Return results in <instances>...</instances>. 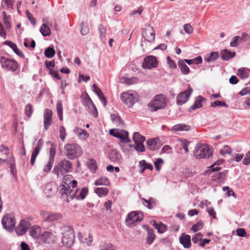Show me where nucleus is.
I'll list each match as a JSON object with an SVG mask.
<instances>
[{
  "mask_svg": "<svg viewBox=\"0 0 250 250\" xmlns=\"http://www.w3.org/2000/svg\"><path fill=\"white\" fill-rule=\"evenodd\" d=\"M62 230V242L63 245L70 248L75 242V233L73 228L69 226H64L61 228Z\"/></svg>",
  "mask_w": 250,
  "mask_h": 250,
  "instance_id": "f257e3e1",
  "label": "nucleus"
},
{
  "mask_svg": "<svg viewBox=\"0 0 250 250\" xmlns=\"http://www.w3.org/2000/svg\"><path fill=\"white\" fill-rule=\"evenodd\" d=\"M213 150L209 145H197L193 151V154L197 159L209 158L212 155Z\"/></svg>",
  "mask_w": 250,
  "mask_h": 250,
  "instance_id": "f03ea898",
  "label": "nucleus"
},
{
  "mask_svg": "<svg viewBox=\"0 0 250 250\" xmlns=\"http://www.w3.org/2000/svg\"><path fill=\"white\" fill-rule=\"evenodd\" d=\"M65 155L68 159L74 160L81 156L83 154V150L77 144H66L64 146Z\"/></svg>",
  "mask_w": 250,
  "mask_h": 250,
  "instance_id": "7ed1b4c3",
  "label": "nucleus"
},
{
  "mask_svg": "<svg viewBox=\"0 0 250 250\" xmlns=\"http://www.w3.org/2000/svg\"><path fill=\"white\" fill-rule=\"evenodd\" d=\"M167 104L165 95H156L153 100L148 104L147 106L151 112H155L164 108Z\"/></svg>",
  "mask_w": 250,
  "mask_h": 250,
  "instance_id": "20e7f679",
  "label": "nucleus"
},
{
  "mask_svg": "<svg viewBox=\"0 0 250 250\" xmlns=\"http://www.w3.org/2000/svg\"><path fill=\"white\" fill-rule=\"evenodd\" d=\"M144 218V215L140 210H135L128 213L125 219V222L127 226L134 227L141 222Z\"/></svg>",
  "mask_w": 250,
  "mask_h": 250,
  "instance_id": "39448f33",
  "label": "nucleus"
},
{
  "mask_svg": "<svg viewBox=\"0 0 250 250\" xmlns=\"http://www.w3.org/2000/svg\"><path fill=\"white\" fill-rule=\"evenodd\" d=\"M80 98L83 105L87 108L90 114L97 118L98 116V110L89 95H81Z\"/></svg>",
  "mask_w": 250,
  "mask_h": 250,
  "instance_id": "423d86ee",
  "label": "nucleus"
},
{
  "mask_svg": "<svg viewBox=\"0 0 250 250\" xmlns=\"http://www.w3.org/2000/svg\"><path fill=\"white\" fill-rule=\"evenodd\" d=\"M109 134L120 140L123 144L128 143L131 142V140L129 138V133L128 131L124 129H110L109 131Z\"/></svg>",
  "mask_w": 250,
  "mask_h": 250,
  "instance_id": "0eeeda50",
  "label": "nucleus"
},
{
  "mask_svg": "<svg viewBox=\"0 0 250 250\" xmlns=\"http://www.w3.org/2000/svg\"><path fill=\"white\" fill-rule=\"evenodd\" d=\"M0 62L3 69L7 71L15 72L18 69V63L14 60L6 58L4 57H0Z\"/></svg>",
  "mask_w": 250,
  "mask_h": 250,
  "instance_id": "6e6552de",
  "label": "nucleus"
},
{
  "mask_svg": "<svg viewBox=\"0 0 250 250\" xmlns=\"http://www.w3.org/2000/svg\"><path fill=\"white\" fill-rule=\"evenodd\" d=\"M1 223L3 228L8 231H12L16 224L15 216L12 214H5Z\"/></svg>",
  "mask_w": 250,
  "mask_h": 250,
  "instance_id": "1a4fd4ad",
  "label": "nucleus"
},
{
  "mask_svg": "<svg viewBox=\"0 0 250 250\" xmlns=\"http://www.w3.org/2000/svg\"><path fill=\"white\" fill-rule=\"evenodd\" d=\"M42 218L43 220V224L47 222H52L62 219V215L59 213H50L44 211L40 212Z\"/></svg>",
  "mask_w": 250,
  "mask_h": 250,
  "instance_id": "9d476101",
  "label": "nucleus"
},
{
  "mask_svg": "<svg viewBox=\"0 0 250 250\" xmlns=\"http://www.w3.org/2000/svg\"><path fill=\"white\" fill-rule=\"evenodd\" d=\"M158 62L156 57L149 55L145 57L142 63V67L144 69H151L157 67Z\"/></svg>",
  "mask_w": 250,
  "mask_h": 250,
  "instance_id": "9b49d317",
  "label": "nucleus"
},
{
  "mask_svg": "<svg viewBox=\"0 0 250 250\" xmlns=\"http://www.w3.org/2000/svg\"><path fill=\"white\" fill-rule=\"evenodd\" d=\"M120 98L128 108L132 107L139 100V95H121Z\"/></svg>",
  "mask_w": 250,
  "mask_h": 250,
  "instance_id": "f8f14e48",
  "label": "nucleus"
},
{
  "mask_svg": "<svg viewBox=\"0 0 250 250\" xmlns=\"http://www.w3.org/2000/svg\"><path fill=\"white\" fill-rule=\"evenodd\" d=\"M61 187V192L62 196L65 195L66 196H69L71 200L75 199V193L78 192V188L73 190L71 189L70 186L67 184L65 182H63Z\"/></svg>",
  "mask_w": 250,
  "mask_h": 250,
  "instance_id": "ddd939ff",
  "label": "nucleus"
},
{
  "mask_svg": "<svg viewBox=\"0 0 250 250\" xmlns=\"http://www.w3.org/2000/svg\"><path fill=\"white\" fill-rule=\"evenodd\" d=\"M31 224L29 222L25 220H21L19 224L15 227V230L16 234L19 236L24 235L30 228Z\"/></svg>",
  "mask_w": 250,
  "mask_h": 250,
  "instance_id": "4468645a",
  "label": "nucleus"
},
{
  "mask_svg": "<svg viewBox=\"0 0 250 250\" xmlns=\"http://www.w3.org/2000/svg\"><path fill=\"white\" fill-rule=\"evenodd\" d=\"M142 36L146 41L151 42L155 40V31L153 28L150 25L147 28L143 29Z\"/></svg>",
  "mask_w": 250,
  "mask_h": 250,
  "instance_id": "2eb2a0df",
  "label": "nucleus"
},
{
  "mask_svg": "<svg viewBox=\"0 0 250 250\" xmlns=\"http://www.w3.org/2000/svg\"><path fill=\"white\" fill-rule=\"evenodd\" d=\"M40 240L45 244H55L57 239L51 232L44 231L41 234Z\"/></svg>",
  "mask_w": 250,
  "mask_h": 250,
  "instance_id": "dca6fc26",
  "label": "nucleus"
},
{
  "mask_svg": "<svg viewBox=\"0 0 250 250\" xmlns=\"http://www.w3.org/2000/svg\"><path fill=\"white\" fill-rule=\"evenodd\" d=\"M160 139L158 138L149 139L146 141V147L147 149L151 151H155L160 147L159 144Z\"/></svg>",
  "mask_w": 250,
  "mask_h": 250,
  "instance_id": "f3484780",
  "label": "nucleus"
},
{
  "mask_svg": "<svg viewBox=\"0 0 250 250\" xmlns=\"http://www.w3.org/2000/svg\"><path fill=\"white\" fill-rule=\"evenodd\" d=\"M53 112L51 110L45 109L43 114V124L44 128L45 130H47L49 126L52 124V117Z\"/></svg>",
  "mask_w": 250,
  "mask_h": 250,
  "instance_id": "a211bd4d",
  "label": "nucleus"
},
{
  "mask_svg": "<svg viewBox=\"0 0 250 250\" xmlns=\"http://www.w3.org/2000/svg\"><path fill=\"white\" fill-rule=\"evenodd\" d=\"M143 228L147 231V237L146 238V244L151 245L156 238L154 229L150 228L149 226L147 225H143Z\"/></svg>",
  "mask_w": 250,
  "mask_h": 250,
  "instance_id": "6ab92c4d",
  "label": "nucleus"
},
{
  "mask_svg": "<svg viewBox=\"0 0 250 250\" xmlns=\"http://www.w3.org/2000/svg\"><path fill=\"white\" fill-rule=\"evenodd\" d=\"M61 167L62 170L64 172V174L72 171V164L69 160L64 159L59 163Z\"/></svg>",
  "mask_w": 250,
  "mask_h": 250,
  "instance_id": "aec40b11",
  "label": "nucleus"
},
{
  "mask_svg": "<svg viewBox=\"0 0 250 250\" xmlns=\"http://www.w3.org/2000/svg\"><path fill=\"white\" fill-rule=\"evenodd\" d=\"M179 242L184 248L188 249L191 247V237L188 234L183 233L179 237Z\"/></svg>",
  "mask_w": 250,
  "mask_h": 250,
  "instance_id": "412c9836",
  "label": "nucleus"
},
{
  "mask_svg": "<svg viewBox=\"0 0 250 250\" xmlns=\"http://www.w3.org/2000/svg\"><path fill=\"white\" fill-rule=\"evenodd\" d=\"M29 234L33 238L40 240L41 236V228L37 225L31 227L29 229Z\"/></svg>",
  "mask_w": 250,
  "mask_h": 250,
  "instance_id": "4be33fe9",
  "label": "nucleus"
},
{
  "mask_svg": "<svg viewBox=\"0 0 250 250\" xmlns=\"http://www.w3.org/2000/svg\"><path fill=\"white\" fill-rule=\"evenodd\" d=\"M108 157L109 160L114 163L119 162L121 159V154L115 149H111L109 150Z\"/></svg>",
  "mask_w": 250,
  "mask_h": 250,
  "instance_id": "5701e85b",
  "label": "nucleus"
},
{
  "mask_svg": "<svg viewBox=\"0 0 250 250\" xmlns=\"http://www.w3.org/2000/svg\"><path fill=\"white\" fill-rule=\"evenodd\" d=\"M4 45H7L9 46L13 51L19 56L24 58V55L22 51H21L17 47V45L15 43L12 42L10 41H6L3 42Z\"/></svg>",
  "mask_w": 250,
  "mask_h": 250,
  "instance_id": "b1692460",
  "label": "nucleus"
},
{
  "mask_svg": "<svg viewBox=\"0 0 250 250\" xmlns=\"http://www.w3.org/2000/svg\"><path fill=\"white\" fill-rule=\"evenodd\" d=\"M138 167H140L139 173L140 174L143 173L146 169L152 170L153 169V166L151 164L147 163L145 160L139 161Z\"/></svg>",
  "mask_w": 250,
  "mask_h": 250,
  "instance_id": "393cba45",
  "label": "nucleus"
},
{
  "mask_svg": "<svg viewBox=\"0 0 250 250\" xmlns=\"http://www.w3.org/2000/svg\"><path fill=\"white\" fill-rule=\"evenodd\" d=\"M236 55L235 51H230L228 49H224L221 52V56L223 60L228 61L233 58Z\"/></svg>",
  "mask_w": 250,
  "mask_h": 250,
  "instance_id": "a878e982",
  "label": "nucleus"
},
{
  "mask_svg": "<svg viewBox=\"0 0 250 250\" xmlns=\"http://www.w3.org/2000/svg\"><path fill=\"white\" fill-rule=\"evenodd\" d=\"M205 100V98L201 95H199L196 98L194 104L190 107L189 111H191V110H194L195 109L202 107L203 106L202 103L204 102Z\"/></svg>",
  "mask_w": 250,
  "mask_h": 250,
  "instance_id": "bb28decb",
  "label": "nucleus"
},
{
  "mask_svg": "<svg viewBox=\"0 0 250 250\" xmlns=\"http://www.w3.org/2000/svg\"><path fill=\"white\" fill-rule=\"evenodd\" d=\"M151 224L155 229H157V231L159 233H164L167 229V226L162 222L158 224L155 220H153L151 222Z\"/></svg>",
  "mask_w": 250,
  "mask_h": 250,
  "instance_id": "cd10ccee",
  "label": "nucleus"
},
{
  "mask_svg": "<svg viewBox=\"0 0 250 250\" xmlns=\"http://www.w3.org/2000/svg\"><path fill=\"white\" fill-rule=\"evenodd\" d=\"M142 201L143 205L149 209H151L154 206H156V200L152 197H150L147 200L143 198Z\"/></svg>",
  "mask_w": 250,
  "mask_h": 250,
  "instance_id": "c85d7f7f",
  "label": "nucleus"
},
{
  "mask_svg": "<svg viewBox=\"0 0 250 250\" xmlns=\"http://www.w3.org/2000/svg\"><path fill=\"white\" fill-rule=\"evenodd\" d=\"M191 129L190 125H187L184 124H179L174 125L172 128V130L175 131H189Z\"/></svg>",
  "mask_w": 250,
  "mask_h": 250,
  "instance_id": "c756f323",
  "label": "nucleus"
},
{
  "mask_svg": "<svg viewBox=\"0 0 250 250\" xmlns=\"http://www.w3.org/2000/svg\"><path fill=\"white\" fill-rule=\"evenodd\" d=\"M178 65L181 72L183 74L187 75L189 73V68L188 66L184 63V61L183 60L179 59L178 62Z\"/></svg>",
  "mask_w": 250,
  "mask_h": 250,
  "instance_id": "7c9ffc66",
  "label": "nucleus"
},
{
  "mask_svg": "<svg viewBox=\"0 0 250 250\" xmlns=\"http://www.w3.org/2000/svg\"><path fill=\"white\" fill-rule=\"evenodd\" d=\"M120 82L122 83L131 85L134 83H137L138 82V79L134 77H132L131 78L123 77L121 78Z\"/></svg>",
  "mask_w": 250,
  "mask_h": 250,
  "instance_id": "2f4dec72",
  "label": "nucleus"
},
{
  "mask_svg": "<svg viewBox=\"0 0 250 250\" xmlns=\"http://www.w3.org/2000/svg\"><path fill=\"white\" fill-rule=\"evenodd\" d=\"M132 139L135 144H141L144 143L146 140V138L139 132H135L133 134Z\"/></svg>",
  "mask_w": 250,
  "mask_h": 250,
  "instance_id": "473e14b6",
  "label": "nucleus"
},
{
  "mask_svg": "<svg viewBox=\"0 0 250 250\" xmlns=\"http://www.w3.org/2000/svg\"><path fill=\"white\" fill-rule=\"evenodd\" d=\"M88 193V189L86 187L83 188L80 190L79 194L75 193V199L77 200H83Z\"/></svg>",
  "mask_w": 250,
  "mask_h": 250,
  "instance_id": "72a5a7b5",
  "label": "nucleus"
},
{
  "mask_svg": "<svg viewBox=\"0 0 250 250\" xmlns=\"http://www.w3.org/2000/svg\"><path fill=\"white\" fill-rule=\"evenodd\" d=\"M219 57L218 52H212L205 57V60L207 62H214Z\"/></svg>",
  "mask_w": 250,
  "mask_h": 250,
  "instance_id": "f704fd0d",
  "label": "nucleus"
},
{
  "mask_svg": "<svg viewBox=\"0 0 250 250\" xmlns=\"http://www.w3.org/2000/svg\"><path fill=\"white\" fill-rule=\"evenodd\" d=\"M225 176V173L222 172L216 174H214L211 176V179L213 181L219 183L224 181Z\"/></svg>",
  "mask_w": 250,
  "mask_h": 250,
  "instance_id": "c9c22d12",
  "label": "nucleus"
},
{
  "mask_svg": "<svg viewBox=\"0 0 250 250\" xmlns=\"http://www.w3.org/2000/svg\"><path fill=\"white\" fill-rule=\"evenodd\" d=\"M55 188H53L51 184H47L45 186L44 192L47 197H50L55 193Z\"/></svg>",
  "mask_w": 250,
  "mask_h": 250,
  "instance_id": "e433bc0d",
  "label": "nucleus"
},
{
  "mask_svg": "<svg viewBox=\"0 0 250 250\" xmlns=\"http://www.w3.org/2000/svg\"><path fill=\"white\" fill-rule=\"evenodd\" d=\"M191 95H177V104L181 105L185 104L188 100Z\"/></svg>",
  "mask_w": 250,
  "mask_h": 250,
  "instance_id": "4c0bfd02",
  "label": "nucleus"
},
{
  "mask_svg": "<svg viewBox=\"0 0 250 250\" xmlns=\"http://www.w3.org/2000/svg\"><path fill=\"white\" fill-rule=\"evenodd\" d=\"M94 191L99 197L105 196L108 193V189L106 188H96Z\"/></svg>",
  "mask_w": 250,
  "mask_h": 250,
  "instance_id": "58836bf2",
  "label": "nucleus"
},
{
  "mask_svg": "<svg viewBox=\"0 0 250 250\" xmlns=\"http://www.w3.org/2000/svg\"><path fill=\"white\" fill-rule=\"evenodd\" d=\"M57 114L60 121L62 120L63 108L62 100H58L57 104Z\"/></svg>",
  "mask_w": 250,
  "mask_h": 250,
  "instance_id": "ea45409f",
  "label": "nucleus"
},
{
  "mask_svg": "<svg viewBox=\"0 0 250 250\" xmlns=\"http://www.w3.org/2000/svg\"><path fill=\"white\" fill-rule=\"evenodd\" d=\"M41 34L44 37L48 36L50 35L51 31L48 26L45 23L42 24L40 30Z\"/></svg>",
  "mask_w": 250,
  "mask_h": 250,
  "instance_id": "a19ab883",
  "label": "nucleus"
},
{
  "mask_svg": "<svg viewBox=\"0 0 250 250\" xmlns=\"http://www.w3.org/2000/svg\"><path fill=\"white\" fill-rule=\"evenodd\" d=\"M106 29L104 27L103 24H99L98 26V31L100 35L101 39L103 42L106 41L105 34H106Z\"/></svg>",
  "mask_w": 250,
  "mask_h": 250,
  "instance_id": "79ce46f5",
  "label": "nucleus"
},
{
  "mask_svg": "<svg viewBox=\"0 0 250 250\" xmlns=\"http://www.w3.org/2000/svg\"><path fill=\"white\" fill-rule=\"evenodd\" d=\"M110 184L109 180L106 177H101L94 182L95 186L104 185L108 186Z\"/></svg>",
  "mask_w": 250,
  "mask_h": 250,
  "instance_id": "37998d69",
  "label": "nucleus"
},
{
  "mask_svg": "<svg viewBox=\"0 0 250 250\" xmlns=\"http://www.w3.org/2000/svg\"><path fill=\"white\" fill-rule=\"evenodd\" d=\"M210 106L213 108H216L217 106L228 107L229 105L223 101L216 100L213 102L210 103Z\"/></svg>",
  "mask_w": 250,
  "mask_h": 250,
  "instance_id": "c03bdc74",
  "label": "nucleus"
},
{
  "mask_svg": "<svg viewBox=\"0 0 250 250\" xmlns=\"http://www.w3.org/2000/svg\"><path fill=\"white\" fill-rule=\"evenodd\" d=\"M15 0H2L3 7L7 9H11L13 7V3Z\"/></svg>",
  "mask_w": 250,
  "mask_h": 250,
  "instance_id": "a18cd8bd",
  "label": "nucleus"
},
{
  "mask_svg": "<svg viewBox=\"0 0 250 250\" xmlns=\"http://www.w3.org/2000/svg\"><path fill=\"white\" fill-rule=\"evenodd\" d=\"M45 56L47 58H52L55 54V50L52 47L46 48L44 52Z\"/></svg>",
  "mask_w": 250,
  "mask_h": 250,
  "instance_id": "49530a36",
  "label": "nucleus"
},
{
  "mask_svg": "<svg viewBox=\"0 0 250 250\" xmlns=\"http://www.w3.org/2000/svg\"><path fill=\"white\" fill-rule=\"evenodd\" d=\"M204 227V223L202 220H199L197 223L194 224L191 228V230L194 232H197L199 230L202 229Z\"/></svg>",
  "mask_w": 250,
  "mask_h": 250,
  "instance_id": "de8ad7c7",
  "label": "nucleus"
},
{
  "mask_svg": "<svg viewBox=\"0 0 250 250\" xmlns=\"http://www.w3.org/2000/svg\"><path fill=\"white\" fill-rule=\"evenodd\" d=\"M52 172L57 175V178L59 177L60 173H61L62 176L64 175V172L62 170L60 163H58L54 166Z\"/></svg>",
  "mask_w": 250,
  "mask_h": 250,
  "instance_id": "09e8293b",
  "label": "nucleus"
},
{
  "mask_svg": "<svg viewBox=\"0 0 250 250\" xmlns=\"http://www.w3.org/2000/svg\"><path fill=\"white\" fill-rule=\"evenodd\" d=\"M164 163V161L162 158H158L154 162V165L157 171H159L161 168V166Z\"/></svg>",
  "mask_w": 250,
  "mask_h": 250,
  "instance_id": "8fccbe9b",
  "label": "nucleus"
},
{
  "mask_svg": "<svg viewBox=\"0 0 250 250\" xmlns=\"http://www.w3.org/2000/svg\"><path fill=\"white\" fill-rule=\"evenodd\" d=\"M81 33L82 35H86L89 32V27L87 23L84 22H82L81 24Z\"/></svg>",
  "mask_w": 250,
  "mask_h": 250,
  "instance_id": "3c124183",
  "label": "nucleus"
},
{
  "mask_svg": "<svg viewBox=\"0 0 250 250\" xmlns=\"http://www.w3.org/2000/svg\"><path fill=\"white\" fill-rule=\"evenodd\" d=\"M88 167L92 173H95L97 169V166L96 161L92 159L90 161V163L88 165Z\"/></svg>",
  "mask_w": 250,
  "mask_h": 250,
  "instance_id": "603ef678",
  "label": "nucleus"
},
{
  "mask_svg": "<svg viewBox=\"0 0 250 250\" xmlns=\"http://www.w3.org/2000/svg\"><path fill=\"white\" fill-rule=\"evenodd\" d=\"M110 118L112 122H115L116 123H117L119 125L123 124V121L122 120L121 118L116 114H111L110 115Z\"/></svg>",
  "mask_w": 250,
  "mask_h": 250,
  "instance_id": "864d4df0",
  "label": "nucleus"
},
{
  "mask_svg": "<svg viewBox=\"0 0 250 250\" xmlns=\"http://www.w3.org/2000/svg\"><path fill=\"white\" fill-rule=\"evenodd\" d=\"M33 111V107L31 104H29L26 105L25 108V113L28 118H30L32 116Z\"/></svg>",
  "mask_w": 250,
  "mask_h": 250,
  "instance_id": "5fc2aeb1",
  "label": "nucleus"
},
{
  "mask_svg": "<svg viewBox=\"0 0 250 250\" xmlns=\"http://www.w3.org/2000/svg\"><path fill=\"white\" fill-rule=\"evenodd\" d=\"M43 145V142L42 139H40L38 142L37 143L35 147V148L33 149V151H37V152H40L42 146Z\"/></svg>",
  "mask_w": 250,
  "mask_h": 250,
  "instance_id": "6e6d98bb",
  "label": "nucleus"
},
{
  "mask_svg": "<svg viewBox=\"0 0 250 250\" xmlns=\"http://www.w3.org/2000/svg\"><path fill=\"white\" fill-rule=\"evenodd\" d=\"M54 163V161L49 160L47 165L44 167L43 171L46 173H48L49 172H50L52 167Z\"/></svg>",
  "mask_w": 250,
  "mask_h": 250,
  "instance_id": "4d7b16f0",
  "label": "nucleus"
},
{
  "mask_svg": "<svg viewBox=\"0 0 250 250\" xmlns=\"http://www.w3.org/2000/svg\"><path fill=\"white\" fill-rule=\"evenodd\" d=\"M135 149L138 152H144L146 148L144 143L135 144Z\"/></svg>",
  "mask_w": 250,
  "mask_h": 250,
  "instance_id": "13d9d810",
  "label": "nucleus"
},
{
  "mask_svg": "<svg viewBox=\"0 0 250 250\" xmlns=\"http://www.w3.org/2000/svg\"><path fill=\"white\" fill-rule=\"evenodd\" d=\"M60 132V137L62 141H64L66 135V133L65 131V129L64 127L62 125H61L59 128Z\"/></svg>",
  "mask_w": 250,
  "mask_h": 250,
  "instance_id": "bf43d9fd",
  "label": "nucleus"
},
{
  "mask_svg": "<svg viewBox=\"0 0 250 250\" xmlns=\"http://www.w3.org/2000/svg\"><path fill=\"white\" fill-rule=\"evenodd\" d=\"M238 75L242 79H246L249 77V74L246 72L245 68H241L238 70Z\"/></svg>",
  "mask_w": 250,
  "mask_h": 250,
  "instance_id": "052dcab7",
  "label": "nucleus"
},
{
  "mask_svg": "<svg viewBox=\"0 0 250 250\" xmlns=\"http://www.w3.org/2000/svg\"><path fill=\"white\" fill-rule=\"evenodd\" d=\"M56 155V147L52 144V147L50 149L49 151V160L54 161L55 160V156Z\"/></svg>",
  "mask_w": 250,
  "mask_h": 250,
  "instance_id": "680f3d73",
  "label": "nucleus"
},
{
  "mask_svg": "<svg viewBox=\"0 0 250 250\" xmlns=\"http://www.w3.org/2000/svg\"><path fill=\"white\" fill-rule=\"evenodd\" d=\"M236 234L239 237H245L247 236V232L243 228H238L236 230Z\"/></svg>",
  "mask_w": 250,
  "mask_h": 250,
  "instance_id": "e2e57ef3",
  "label": "nucleus"
},
{
  "mask_svg": "<svg viewBox=\"0 0 250 250\" xmlns=\"http://www.w3.org/2000/svg\"><path fill=\"white\" fill-rule=\"evenodd\" d=\"M231 152V149L230 147L228 146H225L221 151L220 153L223 155H225L226 154H229Z\"/></svg>",
  "mask_w": 250,
  "mask_h": 250,
  "instance_id": "0e129e2a",
  "label": "nucleus"
},
{
  "mask_svg": "<svg viewBox=\"0 0 250 250\" xmlns=\"http://www.w3.org/2000/svg\"><path fill=\"white\" fill-rule=\"evenodd\" d=\"M239 39H241V37L240 36H235L233 37L230 42V46L231 47H236L238 44V42L239 41Z\"/></svg>",
  "mask_w": 250,
  "mask_h": 250,
  "instance_id": "69168bd1",
  "label": "nucleus"
},
{
  "mask_svg": "<svg viewBox=\"0 0 250 250\" xmlns=\"http://www.w3.org/2000/svg\"><path fill=\"white\" fill-rule=\"evenodd\" d=\"M244 165H249L250 164V151H249L246 154L245 157L242 161Z\"/></svg>",
  "mask_w": 250,
  "mask_h": 250,
  "instance_id": "338daca9",
  "label": "nucleus"
},
{
  "mask_svg": "<svg viewBox=\"0 0 250 250\" xmlns=\"http://www.w3.org/2000/svg\"><path fill=\"white\" fill-rule=\"evenodd\" d=\"M207 211L208 212L209 215L211 216L212 219L216 218V212L214 208L212 207H209L207 208Z\"/></svg>",
  "mask_w": 250,
  "mask_h": 250,
  "instance_id": "774afa93",
  "label": "nucleus"
}]
</instances>
